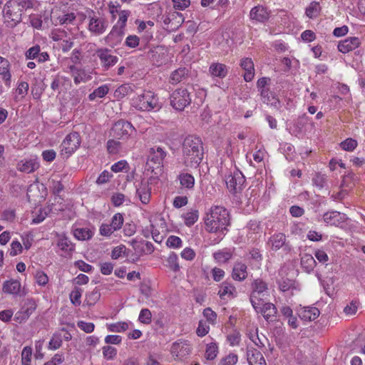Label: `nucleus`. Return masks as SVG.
<instances>
[{
  "label": "nucleus",
  "mask_w": 365,
  "mask_h": 365,
  "mask_svg": "<svg viewBox=\"0 0 365 365\" xmlns=\"http://www.w3.org/2000/svg\"><path fill=\"white\" fill-rule=\"evenodd\" d=\"M123 221L124 219L123 215L120 213H116L113 216L110 225L113 227V230H115V231H116L121 228L123 224Z\"/></svg>",
  "instance_id": "45"
},
{
  "label": "nucleus",
  "mask_w": 365,
  "mask_h": 365,
  "mask_svg": "<svg viewBox=\"0 0 365 365\" xmlns=\"http://www.w3.org/2000/svg\"><path fill=\"white\" fill-rule=\"evenodd\" d=\"M0 75L2 76V78L5 81L6 85L9 86L11 77L10 73V63L7 59L1 56H0Z\"/></svg>",
  "instance_id": "26"
},
{
  "label": "nucleus",
  "mask_w": 365,
  "mask_h": 365,
  "mask_svg": "<svg viewBox=\"0 0 365 365\" xmlns=\"http://www.w3.org/2000/svg\"><path fill=\"white\" fill-rule=\"evenodd\" d=\"M37 304L33 299H26L21 309L15 314L14 320L20 324L25 322L34 312Z\"/></svg>",
  "instance_id": "8"
},
{
  "label": "nucleus",
  "mask_w": 365,
  "mask_h": 365,
  "mask_svg": "<svg viewBox=\"0 0 365 365\" xmlns=\"http://www.w3.org/2000/svg\"><path fill=\"white\" fill-rule=\"evenodd\" d=\"M120 148V143L113 139L109 140L107 142V150L109 153L115 154L119 151Z\"/></svg>",
  "instance_id": "58"
},
{
  "label": "nucleus",
  "mask_w": 365,
  "mask_h": 365,
  "mask_svg": "<svg viewBox=\"0 0 365 365\" xmlns=\"http://www.w3.org/2000/svg\"><path fill=\"white\" fill-rule=\"evenodd\" d=\"M96 55L99 58L101 64L104 70H108L110 67L117 63L118 57L113 55L108 48H98L96 51Z\"/></svg>",
  "instance_id": "10"
},
{
  "label": "nucleus",
  "mask_w": 365,
  "mask_h": 365,
  "mask_svg": "<svg viewBox=\"0 0 365 365\" xmlns=\"http://www.w3.org/2000/svg\"><path fill=\"white\" fill-rule=\"evenodd\" d=\"M170 100L172 107L179 111H182L191 103L190 93L184 88L175 90L170 95Z\"/></svg>",
  "instance_id": "6"
},
{
  "label": "nucleus",
  "mask_w": 365,
  "mask_h": 365,
  "mask_svg": "<svg viewBox=\"0 0 365 365\" xmlns=\"http://www.w3.org/2000/svg\"><path fill=\"white\" fill-rule=\"evenodd\" d=\"M250 339L259 348L264 346V341H267V339L262 334L261 336L258 334V329H255L253 331H250L249 334Z\"/></svg>",
  "instance_id": "35"
},
{
  "label": "nucleus",
  "mask_w": 365,
  "mask_h": 365,
  "mask_svg": "<svg viewBox=\"0 0 365 365\" xmlns=\"http://www.w3.org/2000/svg\"><path fill=\"white\" fill-rule=\"evenodd\" d=\"M230 224L229 212L221 206L211 207L205 217V227L208 232L225 235Z\"/></svg>",
  "instance_id": "2"
},
{
  "label": "nucleus",
  "mask_w": 365,
  "mask_h": 365,
  "mask_svg": "<svg viewBox=\"0 0 365 365\" xmlns=\"http://www.w3.org/2000/svg\"><path fill=\"white\" fill-rule=\"evenodd\" d=\"M135 107L143 111H149L153 109H159L160 106L158 103V98L152 91H144L141 95L133 100Z\"/></svg>",
  "instance_id": "4"
},
{
  "label": "nucleus",
  "mask_w": 365,
  "mask_h": 365,
  "mask_svg": "<svg viewBox=\"0 0 365 365\" xmlns=\"http://www.w3.org/2000/svg\"><path fill=\"white\" fill-rule=\"evenodd\" d=\"M100 297V291L96 287L92 292L86 294L85 302L87 305L93 306L99 300Z\"/></svg>",
  "instance_id": "38"
},
{
  "label": "nucleus",
  "mask_w": 365,
  "mask_h": 365,
  "mask_svg": "<svg viewBox=\"0 0 365 365\" xmlns=\"http://www.w3.org/2000/svg\"><path fill=\"white\" fill-rule=\"evenodd\" d=\"M167 245L171 248H178L182 246V240L179 237L171 235L166 242Z\"/></svg>",
  "instance_id": "59"
},
{
  "label": "nucleus",
  "mask_w": 365,
  "mask_h": 365,
  "mask_svg": "<svg viewBox=\"0 0 365 365\" xmlns=\"http://www.w3.org/2000/svg\"><path fill=\"white\" fill-rule=\"evenodd\" d=\"M140 38L135 35H130L125 39V45L130 48H135L139 45Z\"/></svg>",
  "instance_id": "62"
},
{
  "label": "nucleus",
  "mask_w": 365,
  "mask_h": 365,
  "mask_svg": "<svg viewBox=\"0 0 365 365\" xmlns=\"http://www.w3.org/2000/svg\"><path fill=\"white\" fill-rule=\"evenodd\" d=\"M182 150L184 165L187 168H197L204 154L201 138L193 135H187L182 142Z\"/></svg>",
  "instance_id": "1"
},
{
  "label": "nucleus",
  "mask_w": 365,
  "mask_h": 365,
  "mask_svg": "<svg viewBox=\"0 0 365 365\" xmlns=\"http://www.w3.org/2000/svg\"><path fill=\"white\" fill-rule=\"evenodd\" d=\"M320 10L319 4L317 1H312L306 9L305 14L309 18L312 19L319 14Z\"/></svg>",
  "instance_id": "39"
},
{
  "label": "nucleus",
  "mask_w": 365,
  "mask_h": 365,
  "mask_svg": "<svg viewBox=\"0 0 365 365\" xmlns=\"http://www.w3.org/2000/svg\"><path fill=\"white\" fill-rule=\"evenodd\" d=\"M241 68L245 70L244 79L246 82L251 81L255 76L254 63L250 58H243L240 61Z\"/></svg>",
  "instance_id": "20"
},
{
  "label": "nucleus",
  "mask_w": 365,
  "mask_h": 365,
  "mask_svg": "<svg viewBox=\"0 0 365 365\" xmlns=\"http://www.w3.org/2000/svg\"><path fill=\"white\" fill-rule=\"evenodd\" d=\"M175 10L183 11L190 5V0H171Z\"/></svg>",
  "instance_id": "57"
},
{
  "label": "nucleus",
  "mask_w": 365,
  "mask_h": 365,
  "mask_svg": "<svg viewBox=\"0 0 365 365\" xmlns=\"http://www.w3.org/2000/svg\"><path fill=\"white\" fill-rule=\"evenodd\" d=\"M148 58L153 65L160 66L167 61V52L163 46H158L149 50Z\"/></svg>",
  "instance_id": "13"
},
{
  "label": "nucleus",
  "mask_w": 365,
  "mask_h": 365,
  "mask_svg": "<svg viewBox=\"0 0 365 365\" xmlns=\"http://www.w3.org/2000/svg\"><path fill=\"white\" fill-rule=\"evenodd\" d=\"M152 314L148 309H143L139 314V321L145 324H148L151 322Z\"/></svg>",
  "instance_id": "54"
},
{
  "label": "nucleus",
  "mask_w": 365,
  "mask_h": 365,
  "mask_svg": "<svg viewBox=\"0 0 365 365\" xmlns=\"http://www.w3.org/2000/svg\"><path fill=\"white\" fill-rule=\"evenodd\" d=\"M178 179L182 187L187 189L193 188L195 185V178L191 174L187 173H180L178 175Z\"/></svg>",
  "instance_id": "33"
},
{
  "label": "nucleus",
  "mask_w": 365,
  "mask_h": 365,
  "mask_svg": "<svg viewBox=\"0 0 365 365\" xmlns=\"http://www.w3.org/2000/svg\"><path fill=\"white\" fill-rule=\"evenodd\" d=\"M103 355L107 360H112L117 354V349L111 346H104L102 348Z\"/></svg>",
  "instance_id": "47"
},
{
  "label": "nucleus",
  "mask_w": 365,
  "mask_h": 365,
  "mask_svg": "<svg viewBox=\"0 0 365 365\" xmlns=\"http://www.w3.org/2000/svg\"><path fill=\"white\" fill-rule=\"evenodd\" d=\"M109 330L113 332H123L128 329V324L126 322H118L109 326Z\"/></svg>",
  "instance_id": "56"
},
{
  "label": "nucleus",
  "mask_w": 365,
  "mask_h": 365,
  "mask_svg": "<svg viewBox=\"0 0 365 365\" xmlns=\"http://www.w3.org/2000/svg\"><path fill=\"white\" fill-rule=\"evenodd\" d=\"M250 18L259 22H264L269 17V12L262 5L252 8L250 14Z\"/></svg>",
  "instance_id": "21"
},
{
  "label": "nucleus",
  "mask_w": 365,
  "mask_h": 365,
  "mask_svg": "<svg viewBox=\"0 0 365 365\" xmlns=\"http://www.w3.org/2000/svg\"><path fill=\"white\" fill-rule=\"evenodd\" d=\"M166 156V152L160 147L154 146L150 148L148 156V163H153L152 168L154 166L158 168L163 164V160Z\"/></svg>",
  "instance_id": "14"
},
{
  "label": "nucleus",
  "mask_w": 365,
  "mask_h": 365,
  "mask_svg": "<svg viewBox=\"0 0 365 365\" xmlns=\"http://www.w3.org/2000/svg\"><path fill=\"white\" fill-rule=\"evenodd\" d=\"M314 185L322 189L327 184V177L321 173H316L312 178Z\"/></svg>",
  "instance_id": "46"
},
{
  "label": "nucleus",
  "mask_w": 365,
  "mask_h": 365,
  "mask_svg": "<svg viewBox=\"0 0 365 365\" xmlns=\"http://www.w3.org/2000/svg\"><path fill=\"white\" fill-rule=\"evenodd\" d=\"M23 247L18 240H14L11 244L10 255L14 257L22 252Z\"/></svg>",
  "instance_id": "60"
},
{
  "label": "nucleus",
  "mask_w": 365,
  "mask_h": 365,
  "mask_svg": "<svg viewBox=\"0 0 365 365\" xmlns=\"http://www.w3.org/2000/svg\"><path fill=\"white\" fill-rule=\"evenodd\" d=\"M81 144L80 135L77 132H73L66 135L61 145V151L68 155L73 153Z\"/></svg>",
  "instance_id": "9"
},
{
  "label": "nucleus",
  "mask_w": 365,
  "mask_h": 365,
  "mask_svg": "<svg viewBox=\"0 0 365 365\" xmlns=\"http://www.w3.org/2000/svg\"><path fill=\"white\" fill-rule=\"evenodd\" d=\"M189 75L188 70L185 67L179 68L172 72L170 77V83L172 84H177L183 80L187 78Z\"/></svg>",
  "instance_id": "27"
},
{
  "label": "nucleus",
  "mask_w": 365,
  "mask_h": 365,
  "mask_svg": "<svg viewBox=\"0 0 365 365\" xmlns=\"http://www.w3.org/2000/svg\"><path fill=\"white\" fill-rule=\"evenodd\" d=\"M82 294V289L78 287H75L70 294V299L73 304L79 306L81 303V297Z\"/></svg>",
  "instance_id": "44"
},
{
  "label": "nucleus",
  "mask_w": 365,
  "mask_h": 365,
  "mask_svg": "<svg viewBox=\"0 0 365 365\" xmlns=\"http://www.w3.org/2000/svg\"><path fill=\"white\" fill-rule=\"evenodd\" d=\"M209 73L212 77L224 78L228 73V68L223 63H212L209 67Z\"/></svg>",
  "instance_id": "23"
},
{
  "label": "nucleus",
  "mask_w": 365,
  "mask_h": 365,
  "mask_svg": "<svg viewBox=\"0 0 365 365\" xmlns=\"http://www.w3.org/2000/svg\"><path fill=\"white\" fill-rule=\"evenodd\" d=\"M235 287L230 282H224L220 286L218 294L221 299H223L226 295L233 297Z\"/></svg>",
  "instance_id": "34"
},
{
  "label": "nucleus",
  "mask_w": 365,
  "mask_h": 365,
  "mask_svg": "<svg viewBox=\"0 0 365 365\" xmlns=\"http://www.w3.org/2000/svg\"><path fill=\"white\" fill-rule=\"evenodd\" d=\"M227 339L231 346L238 345L240 341V334L235 331L233 333L229 334Z\"/></svg>",
  "instance_id": "63"
},
{
  "label": "nucleus",
  "mask_w": 365,
  "mask_h": 365,
  "mask_svg": "<svg viewBox=\"0 0 365 365\" xmlns=\"http://www.w3.org/2000/svg\"><path fill=\"white\" fill-rule=\"evenodd\" d=\"M218 346L215 343H210L207 345L205 357L207 360H213L217 354Z\"/></svg>",
  "instance_id": "43"
},
{
  "label": "nucleus",
  "mask_w": 365,
  "mask_h": 365,
  "mask_svg": "<svg viewBox=\"0 0 365 365\" xmlns=\"http://www.w3.org/2000/svg\"><path fill=\"white\" fill-rule=\"evenodd\" d=\"M19 6H21L25 11L35 9L37 4L36 0H14Z\"/></svg>",
  "instance_id": "42"
},
{
  "label": "nucleus",
  "mask_w": 365,
  "mask_h": 365,
  "mask_svg": "<svg viewBox=\"0 0 365 365\" xmlns=\"http://www.w3.org/2000/svg\"><path fill=\"white\" fill-rule=\"evenodd\" d=\"M268 245H270L272 250L277 251L280 248H283L285 251H289V246L286 244V236L283 233H277L273 235L268 241Z\"/></svg>",
  "instance_id": "16"
},
{
  "label": "nucleus",
  "mask_w": 365,
  "mask_h": 365,
  "mask_svg": "<svg viewBox=\"0 0 365 365\" xmlns=\"http://www.w3.org/2000/svg\"><path fill=\"white\" fill-rule=\"evenodd\" d=\"M73 235L78 240H87L91 238L93 233L88 228H76L73 231Z\"/></svg>",
  "instance_id": "36"
},
{
  "label": "nucleus",
  "mask_w": 365,
  "mask_h": 365,
  "mask_svg": "<svg viewBox=\"0 0 365 365\" xmlns=\"http://www.w3.org/2000/svg\"><path fill=\"white\" fill-rule=\"evenodd\" d=\"M213 256L218 262L225 263L231 258L232 253L227 250H223L215 252Z\"/></svg>",
  "instance_id": "41"
},
{
  "label": "nucleus",
  "mask_w": 365,
  "mask_h": 365,
  "mask_svg": "<svg viewBox=\"0 0 365 365\" xmlns=\"http://www.w3.org/2000/svg\"><path fill=\"white\" fill-rule=\"evenodd\" d=\"M172 354L179 359L187 356L190 353V344L186 341L180 340L173 344L171 347Z\"/></svg>",
  "instance_id": "15"
},
{
  "label": "nucleus",
  "mask_w": 365,
  "mask_h": 365,
  "mask_svg": "<svg viewBox=\"0 0 365 365\" xmlns=\"http://www.w3.org/2000/svg\"><path fill=\"white\" fill-rule=\"evenodd\" d=\"M247 265L242 262L235 264L232 269V278L240 282L245 280L247 277Z\"/></svg>",
  "instance_id": "25"
},
{
  "label": "nucleus",
  "mask_w": 365,
  "mask_h": 365,
  "mask_svg": "<svg viewBox=\"0 0 365 365\" xmlns=\"http://www.w3.org/2000/svg\"><path fill=\"white\" fill-rule=\"evenodd\" d=\"M78 327L84 331L86 333H91L93 331L95 325L91 322H86L80 321L77 323Z\"/></svg>",
  "instance_id": "61"
},
{
  "label": "nucleus",
  "mask_w": 365,
  "mask_h": 365,
  "mask_svg": "<svg viewBox=\"0 0 365 365\" xmlns=\"http://www.w3.org/2000/svg\"><path fill=\"white\" fill-rule=\"evenodd\" d=\"M167 266L174 272H178L180 269V266L178 262V255L175 253H171L167 259Z\"/></svg>",
  "instance_id": "48"
},
{
  "label": "nucleus",
  "mask_w": 365,
  "mask_h": 365,
  "mask_svg": "<svg viewBox=\"0 0 365 365\" xmlns=\"http://www.w3.org/2000/svg\"><path fill=\"white\" fill-rule=\"evenodd\" d=\"M184 17L181 13L174 12L171 14V21L169 26H168V31L169 32L175 31L178 29L184 22Z\"/></svg>",
  "instance_id": "31"
},
{
  "label": "nucleus",
  "mask_w": 365,
  "mask_h": 365,
  "mask_svg": "<svg viewBox=\"0 0 365 365\" xmlns=\"http://www.w3.org/2000/svg\"><path fill=\"white\" fill-rule=\"evenodd\" d=\"M136 196L140 202L147 205L149 203L151 197V185L148 180L143 179L140 182L136 184Z\"/></svg>",
  "instance_id": "12"
},
{
  "label": "nucleus",
  "mask_w": 365,
  "mask_h": 365,
  "mask_svg": "<svg viewBox=\"0 0 365 365\" xmlns=\"http://www.w3.org/2000/svg\"><path fill=\"white\" fill-rule=\"evenodd\" d=\"M69 68L73 73V81L76 84H78L84 80L85 73L83 71L78 69L75 66H71Z\"/></svg>",
  "instance_id": "49"
},
{
  "label": "nucleus",
  "mask_w": 365,
  "mask_h": 365,
  "mask_svg": "<svg viewBox=\"0 0 365 365\" xmlns=\"http://www.w3.org/2000/svg\"><path fill=\"white\" fill-rule=\"evenodd\" d=\"M251 287L250 302L255 310L258 312V308H260L262 302L267 299L269 296L268 285L262 279H257L252 282Z\"/></svg>",
  "instance_id": "3"
},
{
  "label": "nucleus",
  "mask_w": 365,
  "mask_h": 365,
  "mask_svg": "<svg viewBox=\"0 0 365 365\" xmlns=\"http://www.w3.org/2000/svg\"><path fill=\"white\" fill-rule=\"evenodd\" d=\"M21 289V284L18 280L11 279L4 282L3 292L10 294H17Z\"/></svg>",
  "instance_id": "30"
},
{
  "label": "nucleus",
  "mask_w": 365,
  "mask_h": 365,
  "mask_svg": "<svg viewBox=\"0 0 365 365\" xmlns=\"http://www.w3.org/2000/svg\"><path fill=\"white\" fill-rule=\"evenodd\" d=\"M109 91V88L107 85H103L98 88L95 89L93 93L89 94L88 98L91 101L95 100L96 98H103L104 97Z\"/></svg>",
  "instance_id": "40"
},
{
  "label": "nucleus",
  "mask_w": 365,
  "mask_h": 365,
  "mask_svg": "<svg viewBox=\"0 0 365 365\" xmlns=\"http://www.w3.org/2000/svg\"><path fill=\"white\" fill-rule=\"evenodd\" d=\"M184 219L185 224L190 227L193 225L198 220L199 215L197 210H192L190 212H187L182 215Z\"/></svg>",
  "instance_id": "37"
},
{
  "label": "nucleus",
  "mask_w": 365,
  "mask_h": 365,
  "mask_svg": "<svg viewBox=\"0 0 365 365\" xmlns=\"http://www.w3.org/2000/svg\"><path fill=\"white\" fill-rule=\"evenodd\" d=\"M31 354L32 349L31 347L26 346L24 348L21 353V362L23 365H29L31 362Z\"/></svg>",
  "instance_id": "55"
},
{
  "label": "nucleus",
  "mask_w": 365,
  "mask_h": 365,
  "mask_svg": "<svg viewBox=\"0 0 365 365\" xmlns=\"http://www.w3.org/2000/svg\"><path fill=\"white\" fill-rule=\"evenodd\" d=\"M341 148L346 151H352L357 146L356 140L352 138H347L340 143Z\"/></svg>",
  "instance_id": "53"
},
{
  "label": "nucleus",
  "mask_w": 365,
  "mask_h": 365,
  "mask_svg": "<svg viewBox=\"0 0 365 365\" xmlns=\"http://www.w3.org/2000/svg\"><path fill=\"white\" fill-rule=\"evenodd\" d=\"M113 264L111 262H103L100 264L101 272L104 275L110 274L113 269Z\"/></svg>",
  "instance_id": "64"
},
{
  "label": "nucleus",
  "mask_w": 365,
  "mask_h": 365,
  "mask_svg": "<svg viewBox=\"0 0 365 365\" xmlns=\"http://www.w3.org/2000/svg\"><path fill=\"white\" fill-rule=\"evenodd\" d=\"M247 357L250 365H267L262 353L256 349L248 350Z\"/></svg>",
  "instance_id": "24"
},
{
  "label": "nucleus",
  "mask_w": 365,
  "mask_h": 365,
  "mask_svg": "<svg viewBox=\"0 0 365 365\" xmlns=\"http://www.w3.org/2000/svg\"><path fill=\"white\" fill-rule=\"evenodd\" d=\"M260 312L263 317L267 321L272 317H274L277 313V309L274 304L272 303H264L260 305V308H258V312Z\"/></svg>",
  "instance_id": "29"
},
{
  "label": "nucleus",
  "mask_w": 365,
  "mask_h": 365,
  "mask_svg": "<svg viewBox=\"0 0 365 365\" xmlns=\"http://www.w3.org/2000/svg\"><path fill=\"white\" fill-rule=\"evenodd\" d=\"M38 168V163L35 160H22L17 164V168L21 172L30 173Z\"/></svg>",
  "instance_id": "28"
},
{
  "label": "nucleus",
  "mask_w": 365,
  "mask_h": 365,
  "mask_svg": "<svg viewBox=\"0 0 365 365\" xmlns=\"http://www.w3.org/2000/svg\"><path fill=\"white\" fill-rule=\"evenodd\" d=\"M89 19L88 30L91 32L99 35L106 31V25L103 19L95 16H89Z\"/></svg>",
  "instance_id": "19"
},
{
  "label": "nucleus",
  "mask_w": 365,
  "mask_h": 365,
  "mask_svg": "<svg viewBox=\"0 0 365 365\" xmlns=\"http://www.w3.org/2000/svg\"><path fill=\"white\" fill-rule=\"evenodd\" d=\"M57 245L61 250L66 252L72 251L74 249L73 245L67 237L60 239Z\"/></svg>",
  "instance_id": "52"
},
{
  "label": "nucleus",
  "mask_w": 365,
  "mask_h": 365,
  "mask_svg": "<svg viewBox=\"0 0 365 365\" xmlns=\"http://www.w3.org/2000/svg\"><path fill=\"white\" fill-rule=\"evenodd\" d=\"M320 312L317 307H302L299 310V316L301 319L311 322L319 316Z\"/></svg>",
  "instance_id": "22"
},
{
  "label": "nucleus",
  "mask_w": 365,
  "mask_h": 365,
  "mask_svg": "<svg viewBox=\"0 0 365 365\" xmlns=\"http://www.w3.org/2000/svg\"><path fill=\"white\" fill-rule=\"evenodd\" d=\"M323 220L327 225L339 226L344 222L345 215L337 211H330L324 214Z\"/></svg>",
  "instance_id": "18"
},
{
  "label": "nucleus",
  "mask_w": 365,
  "mask_h": 365,
  "mask_svg": "<svg viewBox=\"0 0 365 365\" xmlns=\"http://www.w3.org/2000/svg\"><path fill=\"white\" fill-rule=\"evenodd\" d=\"M24 11H25L14 0H9L4 6L2 14L6 20L16 26L21 21Z\"/></svg>",
  "instance_id": "5"
},
{
  "label": "nucleus",
  "mask_w": 365,
  "mask_h": 365,
  "mask_svg": "<svg viewBox=\"0 0 365 365\" xmlns=\"http://www.w3.org/2000/svg\"><path fill=\"white\" fill-rule=\"evenodd\" d=\"M360 43L359 38L349 37L339 43L338 49L340 52L346 53L358 48Z\"/></svg>",
  "instance_id": "17"
},
{
  "label": "nucleus",
  "mask_w": 365,
  "mask_h": 365,
  "mask_svg": "<svg viewBox=\"0 0 365 365\" xmlns=\"http://www.w3.org/2000/svg\"><path fill=\"white\" fill-rule=\"evenodd\" d=\"M245 181V177L240 172L234 173L233 175H229L225 179L228 190L233 194L242 190Z\"/></svg>",
  "instance_id": "11"
},
{
  "label": "nucleus",
  "mask_w": 365,
  "mask_h": 365,
  "mask_svg": "<svg viewBox=\"0 0 365 365\" xmlns=\"http://www.w3.org/2000/svg\"><path fill=\"white\" fill-rule=\"evenodd\" d=\"M62 345V339L60 334H53L51 339L48 348L51 350H56Z\"/></svg>",
  "instance_id": "50"
},
{
  "label": "nucleus",
  "mask_w": 365,
  "mask_h": 365,
  "mask_svg": "<svg viewBox=\"0 0 365 365\" xmlns=\"http://www.w3.org/2000/svg\"><path fill=\"white\" fill-rule=\"evenodd\" d=\"M135 131V128L130 123L124 120H119L113 125L110 135L116 139L125 140Z\"/></svg>",
  "instance_id": "7"
},
{
  "label": "nucleus",
  "mask_w": 365,
  "mask_h": 365,
  "mask_svg": "<svg viewBox=\"0 0 365 365\" xmlns=\"http://www.w3.org/2000/svg\"><path fill=\"white\" fill-rule=\"evenodd\" d=\"M237 355L233 353H230L221 359L219 365H235L237 364Z\"/></svg>",
  "instance_id": "51"
},
{
  "label": "nucleus",
  "mask_w": 365,
  "mask_h": 365,
  "mask_svg": "<svg viewBox=\"0 0 365 365\" xmlns=\"http://www.w3.org/2000/svg\"><path fill=\"white\" fill-rule=\"evenodd\" d=\"M301 265L307 273H310L314 270L317 262L312 255L304 254L301 258Z\"/></svg>",
  "instance_id": "32"
}]
</instances>
